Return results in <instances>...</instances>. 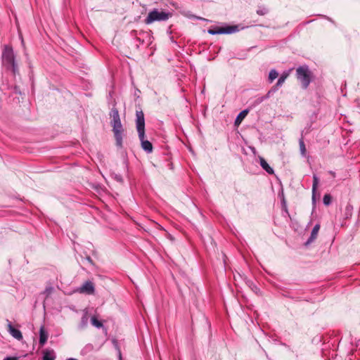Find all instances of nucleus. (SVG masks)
Wrapping results in <instances>:
<instances>
[{
	"label": "nucleus",
	"mask_w": 360,
	"mask_h": 360,
	"mask_svg": "<svg viewBox=\"0 0 360 360\" xmlns=\"http://www.w3.org/2000/svg\"><path fill=\"white\" fill-rule=\"evenodd\" d=\"M136 129L139 134V139L141 142L142 148L148 152L151 153L153 151V145L152 143L148 141L145 140V120H144V114L142 110H136Z\"/></svg>",
	"instance_id": "f257e3e1"
},
{
	"label": "nucleus",
	"mask_w": 360,
	"mask_h": 360,
	"mask_svg": "<svg viewBox=\"0 0 360 360\" xmlns=\"http://www.w3.org/2000/svg\"><path fill=\"white\" fill-rule=\"evenodd\" d=\"M111 117V124L116 140V143L117 146H121L122 143V134L124 129L122 128V125L120 121L119 112L116 108L112 109Z\"/></svg>",
	"instance_id": "f03ea898"
},
{
	"label": "nucleus",
	"mask_w": 360,
	"mask_h": 360,
	"mask_svg": "<svg viewBox=\"0 0 360 360\" xmlns=\"http://www.w3.org/2000/svg\"><path fill=\"white\" fill-rule=\"evenodd\" d=\"M3 65L6 66L8 69H11L13 74L18 72V67L15 63V56L12 48L6 46L2 52Z\"/></svg>",
	"instance_id": "7ed1b4c3"
},
{
	"label": "nucleus",
	"mask_w": 360,
	"mask_h": 360,
	"mask_svg": "<svg viewBox=\"0 0 360 360\" xmlns=\"http://www.w3.org/2000/svg\"><path fill=\"white\" fill-rule=\"evenodd\" d=\"M170 14L164 11H159L154 9L150 11L147 18L145 19V23L147 25L151 24L155 21H165L169 19Z\"/></svg>",
	"instance_id": "20e7f679"
},
{
	"label": "nucleus",
	"mask_w": 360,
	"mask_h": 360,
	"mask_svg": "<svg viewBox=\"0 0 360 360\" xmlns=\"http://www.w3.org/2000/svg\"><path fill=\"white\" fill-rule=\"evenodd\" d=\"M297 78L300 80L304 89H307L310 83V74L307 68L300 67L296 70Z\"/></svg>",
	"instance_id": "39448f33"
},
{
	"label": "nucleus",
	"mask_w": 360,
	"mask_h": 360,
	"mask_svg": "<svg viewBox=\"0 0 360 360\" xmlns=\"http://www.w3.org/2000/svg\"><path fill=\"white\" fill-rule=\"evenodd\" d=\"M238 31L237 25H231L226 27H215L208 30V33L210 34H231Z\"/></svg>",
	"instance_id": "423d86ee"
},
{
	"label": "nucleus",
	"mask_w": 360,
	"mask_h": 360,
	"mask_svg": "<svg viewBox=\"0 0 360 360\" xmlns=\"http://www.w3.org/2000/svg\"><path fill=\"white\" fill-rule=\"evenodd\" d=\"M80 293L93 295L94 293V285L91 281H86L79 289Z\"/></svg>",
	"instance_id": "0eeeda50"
},
{
	"label": "nucleus",
	"mask_w": 360,
	"mask_h": 360,
	"mask_svg": "<svg viewBox=\"0 0 360 360\" xmlns=\"http://www.w3.org/2000/svg\"><path fill=\"white\" fill-rule=\"evenodd\" d=\"M7 330L16 340H21L22 339V333L15 328L8 320H7Z\"/></svg>",
	"instance_id": "6e6552de"
},
{
	"label": "nucleus",
	"mask_w": 360,
	"mask_h": 360,
	"mask_svg": "<svg viewBox=\"0 0 360 360\" xmlns=\"http://www.w3.org/2000/svg\"><path fill=\"white\" fill-rule=\"evenodd\" d=\"M48 339V333L46 331L44 326H41L39 330V345L42 347Z\"/></svg>",
	"instance_id": "1a4fd4ad"
},
{
	"label": "nucleus",
	"mask_w": 360,
	"mask_h": 360,
	"mask_svg": "<svg viewBox=\"0 0 360 360\" xmlns=\"http://www.w3.org/2000/svg\"><path fill=\"white\" fill-rule=\"evenodd\" d=\"M319 229H320V225L319 224H316L312 231H311V236H310V238L308 239L307 243H311L312 241H314L317 236H318V233L319 231Z\"/></svg>",
	"instance_id": "9d476101"
},
{
	"label": "nucleus",
	"mask_w": 360,
	"mask_h": 360,
	"mask_svg": "<svg viewBox=\"0 0 360 360\" xmlns=\"http://www.w3.org/2000/svg\"><path fill=\"white\" fill-rule=\"evenodd\" d=\"M261 167L269 174H274V169L269 165L266 161L263 158L259 159Z\"/></svg>",
	"instance_id": "9b49d317"
},
{
	"label": "nucleus",
	"mask_w": 360,
	"mask_h": 360,
	"mask_svg": "<svg viewBox=\"0 0 360 360\" xmlns=\"http://www.w3.org/2000/svg\"><path fill=\"white\" fill-rule=\"evenodd\" d=\"M248 113V110H244L243 111H241L238 115V116L236 117V120H235V125L236 126H238L240 125V124L241 123V122L244 120V118L247 116Z\"/></svg>",
	"instance_id": "f8f14e48"
},
{
	"label": "nucleus",
	"mask_w": 360,
	"mask_h": 360,
	"mask_svg": "<svg viewBox=\"0 0 360 360\" xmlns=\"http://www.w3.org/2000/svg\"><path fill=\"white\" fill-rule=\"evenodd\" d=\"M54 352L53 350L45 349L43 351L42 360H55Z\"/></svg>",
	"instance_id": "ddd939ff"
},
{
	"label": "nucleus",
	"mask_w": 360,
	"mask_h": 360,
	"mask_svg": "<svg viewBox=\"0 0 360 360\" xmlns=\"http://www.w3.org/2000/svg\"><path fill=\"white\" fill-rule=\"evenodd\" d=\"M91 324L97 328H101L103 327V324L101 321H99L96 316H93L91 318Z\"/></svg>",
	"instance_id": "4468645a"
},
{
	"label": "nucleus",
	"mask_w": 360,
	"mask_h": 360,
	"mask_svg": "<svg viewBox=\"0 0 360 360\" xmlns=\"http://www.w3.org/2000/svg\"><path fill=\"white\" fill-rule=\"evenodd\" d=\"M284 82H283V79H281L280 78L278 79L276 84L271 88V89L269 91L267 96L271 92V91H276L278 90V87L283 85Z\"/></svg>",
	"instance_id": "2eb2a0df"
},
{
	"label": "nucleus",
	"mask_w": 360,
	"mask_h": 360,
	"mask_svg": "<svg viewBox=\"0 0 360 360\" xmlns=\"http://www.w3.org/2000/svg\"><path fill=\"white\" fill-rule=\"evenodd\" d=\"M278 76V73L275 70H271L269 75V79L272 82Z\"/></svg>",
	"instance_id": "dca6fc26"
},
{
	"label": "nucleus",
	"mask_w": 360,
	"mask_h": 360,
	"mask_svg": "<svg viewBox=\"0 0 360 360\" xmlns=\"http://www.w3.org/2000/svg\"><path fill=\"white\" fill-rule=\"evenodd\" d=\"M299 145H300V149L301 153L302 155H305V153H306V148H305V145H304V140H303L302 138L300 139Z\"/></svg>",
	"instance_id": "f3484780"
},
{
	"label": "nucleus",
	"mask_w": 360,
	"mask_h": 360,
	"mask_svg": "<svg viewBox=\"0 0 360 360\" xmlns=\"http://www.w3.org/2000/svg\"><path fill=\"white\" fill-rule=\"evenodd\" d=\"M323 203L328 205L331 202V197L329 194H326L323 198Z\"/></svg>",
	"instance_id": "a211bd4d"
},
{
	"label": "nucleus",
	"mask_w": 360,
	"mask_h": 360,
	"mask_svg": "<svg viewBox=\"0 0 360 360\" xmlns=\"http://www.w3.org/2000/svg\"><path fill=\"white\" fill-rule=\"evenodd\" d=\"M319 184V179L316 176H314L313 177V186H312V190L314 192L317 188Z\"/></svg>",
	"instance_id": "6ab92c4d"
},
{
	"label": "nucleus",
	"mask_w": 360,
	"mask_h": 360,
	"mask_svg": "<svg viewBox=\"0 0 360 360\" xmlns=\"http://www.w3.org/2000/svg\"><path fill=\"white\" fill-rule=\"evenodd\" d=\"M288 77V73H284L283 74L281 77H280V79H283V82H285V79H287V77Z\"/></svg>",
	"instance_id": "aec40b11"
},
{
	"label": "nucleus",
	"mask_w": 360,
	"mask_h": 360,
	"mask_svg": "<svg viewBox=\"0 0 360 360\" xmlns=\"http://www.w3.org/2000/svg\"><path fill=\"white\" fill-rule=\"evenodd\" d=\"M82 322L83 323L84 326H86V322H87V317H86V314H85V315L82 318Z\"/></svg>",
	"instance_id": "412c9836"
},
{
	"label": "nucleus",
	"mask_w": 360,
	"mask_h": 360,
	"mask_svg": "<svg viewBox=\"0 0 360 360\" xmlns=\"http://www.w3.org/2000/svg\"><path fill=\"white\" fill-rule=\"evenodd\" d=\"M4 360H18L17 357H6Z\"/></svg>",
	"instance_id": "4be33fe9"
},
{
	"label": "nucleus",
	"mask_w": 360,
	"mask_h": 360,
	"mask_svg": "<svg viewBox=\"0 0 360 360\" xmlns=\"http://www.w3.org/2000/svg\"><path fill=\"white\" fill-rule=\"evenodd\" d=\"M257 13L259 15H264V13L262 11H257Z\"/></svg>",
	"instance_id": "5701e85b"
},
{
	"label": "nucleus",
	"mask_w": 360,
	"mask_h": 360,
	"mask_svg": "<svg viewBox=\"0 0 360 360\" xmlns=\"http://www.w3.org/2000/svg\"><path fill=\"white\" fill-rule=\"evenodd\" d=\"M330 174L333 175V176H335V173L333 172H330Z\"/></svg>",
	"instance_id": "b1692460"
},
{
	"label": "nucleus",
	"mask_w": 360,
	"mask_h": 360,
	"mask_svg": "<svg viewBox=\"0 0 360 360\" xmlns=\"http://www.w3.org/2000/svg\"><path fill=\"white\" fill-rule=\"evenodd\" d=\"M67 360H77V359H73V358H70V359H68Z\"/></svg>",
	"instance_id": "393cba45"
}]
</instances>
